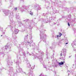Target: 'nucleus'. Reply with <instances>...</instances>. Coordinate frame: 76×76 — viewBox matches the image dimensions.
Listing matches in <instances>:
<instances>
[{
    "instance_id": "1",
    "label": "nucleus",
    "mask_w": 76,
    "mask_h": 76,
    "mask_svg": "<svg viewBox=\"0 0 76 76\" xmlns=\"http://www.w3.org/2000/svg\"><path fill=\"white\" fill-rule=\"evenodd\" d=\"M4 12L6 16L9 15V18H10L11 23L10 24V25H8V26L11 27V29L12 32L13 31V28H15L16 26V23L12 20V18H13V13H12L9 10H5Z\"/></svg>"
},
{
    "instance_id": "2",
    "label": "nucleus",
    "mask_w": 76,
    "mask_h": 76,
    "mask_svg": "<svg viewBox=\"0 0 76 76\" xmlns=\"http://www.w3.org/2000/svg\"><path fill=\"white\" fill-rule=\"evenodd\" d=\"M22 54L21 55H18L17 56V58H19L20 59L17 60H16V61H15V60H14V63L16 64H20V63H22V61L21 60V59H20V57L21 56H23L25 61H27L28 59H27V58L26 57V53H25V52H23Z\"/></svg>"
},
{
    "instance_id": "3",
    "label": "nucleus",
    "mask_w": 76,
    "mask_h": 76,
    "mask_svg": "<svg viewBox=\"0 0 76 76\" xmlns=\"http://www.w3.org/2000/svg\"><path fill=\"white\" fill-rule=\"evenodd\" d=\"M31 7H32V6L31 5H28L27 6L23 5L22 7H19L17 8H15L14 10H17L18 9H19V10L20 11V12L22 13L23 12L26 11L27 9H29V8H30Z\"/></svg>"
},
{
    "instance_id": "4",
    "label": "nucleus",
    "mask_w": 76,
    "mask_h": 76,
    "mask_svg": "<svg viewBox=\"0 0 76 76\" xmlns=\"http://www.w3.org/2000/svg\"><path fill=\"white\" fill-rule=\"evenodd\" d=\"M45 31V30L41 28V30H40V36L41 37V41H42L43 42L46 43V39H45L46 35H45V34H44Z\"/></svg>"
},
{
    "instance_id": "5",
    "label": "nucleus",
    "mask_w": 76,
    "mask_h": 76,
    "mask_svg": "<svg viewBox=\"0 0 76 76\" xmlns=\"http://www.w3.org/2000/svg\"><path fill=\"white\" fill-rule=\"evenodd\" d=\"M7 67H9V68H10V69L9 70V69H8V72H9L10 73L11 72H12L13 71V67H10V66L11 65H12V64L10 63V62L9 61V60H7Z\"/></svg>"
},
{
    "instance_id": "6",
    "label": "nucleus",
    "mask_w": 76,
    "mask_h": 76,
    "mask_svg": "<svg viewBox=\"0 0 76 76\" xmlns=\"http://www.w3.org/2000/svg\"><path fill=\"white\" fill-rule=\"evenodd\" d=\"M19 32V30L18 29H15L14 31V32H12V38L14 39L15 40L16 39V35L15 34H17Z\"/></svg>"
},
{
    "instance_id": "7",
    "label": "nucleus",
    "mask_w": 76,
    "mask_h": 76,
    "mask_svg": "<svg viewBox=\"0 0 76 76\" xmlns=\"http://www.w3.org/2000/svg\"><path fill=\"white\" fill-rule=\"evenodd\" d=\"M27 66L29 68V70H31V69H34L35 67V65L33 66L32 67H31V65L30 64V63L28 60H27L26 61Z\"/></svg>"
},
{
    "instance_id": "8",
    "label": "nucleus",
    "mask_w": 76,
    "mask_h": 76,
    "mask_svg": "<svg viewBox=\"0 0 76 76\" xmlns=\"http://www.w3.org/2000/svg\"><path fill=\"white\" fill-rule=\"evenodd\" d=\"M33 41L32 40L30 39L29 40L26 44L25 45L27 46V45H29L30 47H31V44L32 43Z\"/></svg>"
},
{
    "instance_id": "9",
    "label": "nucleus",
    "mask_w": 76,
    "mask_h": 76,
    "mask_svg": "<svg viewBox=\"0 0 76 76\" xmlns=\"http://www.w3.org/2000/svg\"><path fill=\"white\" fill-rule=\"evenodd\" d=\"M16 73H19V72H20L21 71H22V69L20 68H19V66H16Z\"/></svg>"
},
{
    "instance_id": "10",
    "label": "nucleus",
    "mask_w": 76,
    "mask_h": 76,
    "mask_svg": "<svg viewBox=\"0 0 76 76\" xmlns=\"http://www.w3.org/2000/svg\"><path fill=\"white\" fill-rule=\"evenodd\" d=\"M63 54L62 55V58L63 60H65V57L66 56V51L65 49H63Z\"/></svg>"
},
{
    "instance_id": "11",
    "label": "nucleus",
    "mask_w": 76,
    "mask_h": 76,
    "mask_svg": "<svg viewBox=\"0 0 76 76\" xmlns=\"http://www.w3.org/2000/svg\"><path fill=\"white\" fill-rule=\"evenodd\" d=\"M40 21H42V22H43L44 23H48V20H46L45 19H43V18L40 19Z\"/></svg>"
},
{
    "instance_id": "12",
    "label": "nucleus",
    "mask_w": 76,
    "mask_h": 76,
    "mask_svg": "<svg viewBox=\"0 0 76 76\" xmlns=\"http://www.w3.org/2000/svg\"><path fill=\"white\" fill-rule=\"evenodd\" d=\"M35 9H36V10H40V9H41V8L38 4L35 5Z\"/></svg>"
},
{
    "instance_id": "13",
    "label": "nucleus",
    "mask_w": 76,
    "mask_h": 76,
    "mask_svg": "<svg viewBox=\"0 0 76 76\" xmlns=\"http://www.w3.org/2000/svg\"><path fill=\"white\" fill-rule=\"evenodd\" d=\"M59 35H56L55 36V38H56L57 39H59V38H60V37H61V35H62V34H61V33H59Z\"/></svg>"
},
{
    "instance_id": "14",
    "label": "nucleus",
    "mask_w": 76,
    "mask_h": 76,
    "mask_svg": "<svg viewBox=\"0 0 76 76\" xmlns=\"http://www.w3.org/2000/svg\"><path fill=\"white\" fill-rule=\"evenodd\" d=\"M32 47H33V49L37 50V45H36L35 44V43H32Z\"/></svg>"
},
{
    "instance_id": "15",
    "label": "nucleus",
    "mask_w": 76,
    "mask_h": 76,
    "mask_svg": "<svg viewBox=\"0 0 76 76\" xmlns=\"http://www.w3.org/2000/svg\"><path fill=\"white\" fill-rule=\"evenodd\" d=\"M44 68H46V69H48V70H50V68H51V67H52V66H48L47 67V66L44 65Z\"/></svg>"
},
{
    "instance_id": "16",
    "label": "nucleus",
    "mask_w": 76,
    "mask_h": 76,
    "mask_svg": "<svg viewBox=\"0 0 76 76\" xmlns=\"http://www.w3.org/2000/svg\"><path fill=\"white\" fill-rule=\"evenodd\" d=\"M43 15L44 16H45V17H46L47 18V19H49L50 20V18L48 16V15H47V13H46V14H45V13H43Z\"/></svg>"
},
{
    "instance_id": "17",
    "label": "nucleus",
    "mask_w": 76,
    "mask_h": 76,
    "mask_svg": "<svg viewBox=\"0 0 76 76\" xmlns=\"http://www.w3.org/2000/svg\"><path fill=\"white\" fill-rule=\"evenodd\" d=\"M30 23H31V24H32V25H35V20H32L31 22H30Z\"/></svg>"
},
{
    "instance_id": "18",
    "label": "nucleus",
    "mask_w": 76,
    "mask_h": 76,
    "mask_svg": "<svg viewBox=\"0 0 76 76\" xmlns=\"http://www.w3.org/2000/svg\"><path fill=\"white\" fill-rule=\"evenodd\" d=\"M7 48H8V47H7V46L6 45L4 47H3L2 48V50H7Z\"/></svg>"
},
{
    "instance_id": "19",
    "label": "nucleus",
    "mask_w": 76,
    "mask_h": 76,
    "mask_svg": "<svg viewBox=\"0 0 76 76\" xmlns=\"http://www.w3.org/2000/svg\"><path fill=\"white\" fill-rule=\"evenodd\" d=\"M29 29L30 31V32H32V28H33V26H32V25H30V26H29Z\"/></svg>"
},
{
    "instance_id": "20",
    "label": "nucleus",
    "mask_w": 76,
    "mask_h": 76,
    "mask_svg": "<svg viewBox=\"0 0 76 76\" xmlns=\"http://www.w3.org/2000/svg\"><path fill=\"white\" fill-rule=\"evenodd\" d=\"M55 66L56 67H58V66H59V62H57Z\"/></svg>"
},
{
    "instance_id": "21",
    "label": "nucleus",
    "mask_w": 76,
    "mask_h": 76,
    "mask_svg": "<svg viewBox=\"0 0 76 76\" xmlns=\"http://www.w3.org/2000/svg\"><path fill=\"white\" fill-rule=\"evenodd\" d=\"M64 63V62H63L62 61H61L60 62H59V66H61V65H63Z\"/></svg>"
},
{
    "instance_id": "22",
    "label": "nucleus",
    "mask_w": 76,
    "mask_h": 76,
    "mask_svg": "<svg viewBox=\"0 0 76 76\" xmlns=\"http://www.w3.org/2000/svg\"><path fill=\"white\" fill-rule=\"evenodd\" d=\"M29 76H34V74L32 73V72H29Z\"/></svg>"
},
{
    "instance_id": "23",
    "label": "nucleus",
    "mask_w": 76,
    "mask_h": 76,
    "mask_svg": "<svg viewBox=\"0 0 76 76\" xmlns=\"http://www.w3.org/2000/svg\"><path fill=\"white\" fill-rule=\"evenodd\" d=\"M39 59L40 60V61L41 62V61L43 60V59H42V56H40L39 57Z\"/></svg>"
},
{
    "instance_id": "24",
    "label": "nucleus",
    "mask_w": 76,
    "mask_h": 76,
    "mask_svg": "<svg viewBox=\"0 0 76 76\" xmlns=\"http://www.w3.org/2000/svg\"><path fill=\"white\" fill-rule=\"evenodd\" d=\"M1 55L3 57H4V56H5V54L3 52H1L0 53Z\"/></svg>"
},
{
    "instance_id": "25",
    "label": "nucleus",
    "mask_w": 76,
    "mask_h": 76,
    "mask_svg": "<svg viewBox=\"0 0 76 76\" xmlns=\"http://www.w3.org/2000/svg\"><path fill=\"white\" fill-rule=\"evenodd\" d=\"M18 23L19 25H20V26H21L23 25V23L20 22H19Z\"/></svg>"
},
{
    "instance_id": "26",
    "label": "nucleus",
    "mask_w": 76,
    "mask_h": 76,
    "mask_svg": "<svg viewBox=\"0 0 76 76\" xmlns=\"http://www.w3.org/2000/svg\"><path fill=\"white\" fill-rule=\"evenodd\" d=\"M72 21L74 22H76V19L75 18H74V19L72 20Z\"/></svg>"
},
{
    "instance_id": "27",
    "label": "nucleus",
    "mask_w": 76,
    "mask_h": 76,
    "mask_svg": "<svg viewBox=\"0 0 76 76\" xmlns=\"http://www.w3.org/2000/svg\"><path fill=\"white\" fill-rule=\"evenodd\" d=\"M16 19H19V18H20V16H19V15L16 16Z\"/></svg>"
},
{
    "instance_id": "28",
    "label": "nucleus",
    "mask_w": 76,
    "mask_h": 76,
    "mask_svg": "<svg viewBox=\"0 0 76 76\" xmlns=\"http://www.w3.org/2000/svg\"><path fill=\"white\" fill-rule=\"evenodd\" d=\"M64 40L65 41H67V38L66 37L64 38Z\"/></svg>"
},
{
    "instance_id": "29",
    "label": "nucleus",
    "mask_w": 76,
    "mask_h": 76,
    "mask_svg": "<svg viewBox=\"0 0 76 76\" xmlns=\"http://www.w3.org/2000/svg\"><path fill=\"white\" fill-rule=\"evenodd\" d=\"M22 22L23 23H26V21L25 20H23L22 21Z\"/></svg>"
},
{
    "instance_id": "30",
    "label": "nucleus",
    "mask_w": 76,
    "mask_h": 76,
    "mask_svg": "<svg viewBox=\"0 0 76 76\" xmlns=\"http://www.w3.org/2000/svg\"><path fill=\"white\" fill-rule=\"evenodd\" d=\"M75 45V42H73V43L72 44V45L73 47V45Z\"/></svg>"
},
{
    "instance_id": "31",
    "label": "nucleus",
    "mask_w": 76,
    "mask_h": 76,
    "mask_svg": "<svg viewBox=\"0 0 76 76\" xmlns=\"http://www.w3.org/2000/svg\"><path fill=\"white\" fill-rule=\"evenodd\" d=\"M36 58H38L37 57V56L36 55L34 56V59H36Z\"/></svg>"
},
{
    "instance_id": "32",
    "label": "nucleus",
    "mask_w": 76,
    "mask_h": 76,
    "mask_svg": "<svg viewBox=\"0 0 76 76\" xmlns=\"http://www.w3.org/2000/svg\"><path fill=\"white\" fill-rule=\"evenodd\" d=\"M22 73H23V74H24V75H26V72H23V71H22Z\"/></svg>"
},
{
    "instance_id": "33",
    "label": "nucleus",
    "mask_w": 76,
    "mask_h": 76,
    "mask_svg": "<svg viewBox=\"0 0 76 76\" xmlns=\"http://www.w3.org/2000/svg\"><path fill=\"white\" fill-rule=\"evenodd\" d=\"M30 15H33V12L32 11H30Z\"/></svg>"
},
{
    "instance_id": "34",
    "label": "nucleus",
    "mask_w": 76,
    "mask_h": 76,
    "mask_svg": "<svg viewBox=\"0 0 76 76\" xmlns=\"http://www.w3.org/2000/svg\"><path fill=\"white\" fill-rule=\"evenodd\" d=\"M25 21H26V22H28L29 21V19H26L25 20Z\"/></svg>"
},
{
    "instance_id": "35",
    "label": "nucleus",
    "mask_w": 76,
    "mask_h": 76,
    "mask_svg": "<svg viewBox=\"0 0 76 76\" xmlns=\"http://www.w3.org/2000/svg\"><path fill=\"white\" fill-rule=\"evenodd\" d=\"M8 41H11L12 39H11L10 38V37H9V38H8Z\"/></svg>"
},
{
    "instance_id": "36",
    "label": "nucleus",
    "mask_w": 76,
    "mask_h": 76,
    "mask_svg": "<svg viewBox=\"0 0 76 76\" xmlns=\"http://www.w3.org/2000/svg\"><path fill=\"white\" fill-rule=\"evenodd\" d=\"M30 39H31V40L32 39V35L31 34V36L30 37Z\"/></svg>"
},
{
    "instance_id": "37",
    "label": "nucleus",
    "mask_w": 76,
    "mask_h": 76,
    "mask_svg": "<svg viewBox=\"0 0 76 76\" xmlns=\"http://www.w3.org/2000/svg\"><path fill=\"white\" fill-rule=\"evenodd\" d=\"M29 56H31L34 55V53H32V54H31L30 53H29Z\"/></svg>"
},
{
    "instance_id": "38",
    "label": "nucleus",
    "mask_w": 76,
    "mask_h": 76,
    "mask_svg": "<svg viewBox=\"0 0 76 76\" xmlns=\"http://www.w3.org/2000/svg\"><path fill=\"white\" fill-rule=\"evenodd\" d=\"M54 73L55 74V76H56V72H54Z\"/></svg>"
},
{
    "instance_id": "39",
    "label": "nucleus",
    "mask_w": 76,
    "mask_h": 76,
    "mask_svg": "<svg viewBox=\"0 0 76 76\" xmlns=\"http://www.w3.org/2000/svg\"><path fill=\"white\" fill-rule=\"evenodd\" d=\"M0 30L1 31H3V28L2 27L1 28Z\"/></svg>"
},
{
    "instance_id": "40",
    "label": "nucleus",
    "mask_w": 76,
    "mask_h": 76,
    "mask_svg": "<svg viewBox=\"0 0 76 76\" xmlns=\"http://www.w3.org/2000/svg\"><path fill=\"white\" fill-rule=\"evenodd\" d=\"M71 16H72V15H68V17H69V18H70V17H71Z\"/></svg>"
},
{
    "instance_id": "41",
    "label": "nucleus",
    "mask_w": 76,
    "mask_h": 76,
    "mask_svg": "<svg viewBox=\"0 0 76 76\" xmlns=\"http://www.w3.org/2000/svg\"><path fill=\"white\" fill-rule=\"evenodd\" d=\"M45 2H46V3H48V1L47 0H45Z\"/></svg>"
},
{
    "instance_id": "42",
    "label": "nucleus",
    "mask_w": 76,
    "mask_h": 76,
    "mask_svg": "<svg viewBox=\"0 0 76 76\" xmlns=\"http://www.w3.org/2000/svg\"><path fill=\"white\" fill-rule=\"evenodd\" d=\"M65 67L66 68V69L68 68V66H65Z\"/></svg>"
},
{
    "instance_id": "43",
    "label": "nucleus",
    "mask_w": 76,
    "mask_h": 76,
    "mask_svg": "<svg viewBox=\"0 0 76 76\" xmlns=\"http://www.w3.org/2000/svg\"><path fill=\"white\" fill-rule=\"evenodd\" d=\"M16 75V73H15L13 74V76H15V75Z\"/></svg>"
},
{
    "instance_id": "44",
    "label": "nucleus",
    "mask_w": 76,
    "mask_h": 76,
    "mask_svg": "<svg viewBox=\"0 0 76 76\" xmlns=\"http://www.w3.org/2000/svg\"><path fill=\"white\" fill-rule=\"evenodd\" d=\"M9 76H11V73H10L9 74Z\"/></svg>"
},
{
    "instance_id": "45",
    "label": "nucleus",
    "mask_w": 76,
    "mask_h": 76,
    "mask_svg": "<svg viewBox=\"0 0 76 76\" xmlns=\"http://www.w3.org/2000/svg\"><path fill=\"white\" fill-rule=\"evenodd\" d=\"M68 25L69 26H70V24H69V23H68Z\"/></svg>"
},
{
    "instance_id": "46",
    "label": "nucleus",
    "mask_w": 76,
    "mask_h": 76,
    "mask_svg": "<svg viewBox=\"0 0 76 76\" xmlns=\"http://www.w3.org/2000/svg\"><path fill=\"white\" fill-rule=\"evenodd\" d=\"M76 61H75V67H76Z\"/></svg>"
},
{
    "instance_id": "47",
    "label": "nucleus",
    "mask_w": 76,
    "mask_h": 76,
    "mask_svg": "<svg viewBox=\"0 0 76 76\" xmlns=\"http://www.w3.org/2000/svg\"><path fill=\"white\" fill-rule=\"evenodd\" d=\"M21 44H23H23H24V42H23V43H21Z\"/></svg>"
},
{
    "instance_id": "48",
    "label": "nucleus",
    "mask_w": 76,
    "mask_h": 76,
    "mask_svg": "<svg viewBox=\"0 0 76 76\" xmlns=\"http://www.w3.org/2000/svg\"><path fill=\"white\" fill-rule=\"evenodd\" d=\"M72 66H73V67H74V66H75V64H72Z\"/></svg>"
},
{
    "instance_id": "49",
    "label": "nucleus",
    "mask_w": 76,
    "mask_h": 76,
    "mask_svg": "<svg viewBox=\"0 0 76 76\" xmlns=\"http://www.w3.org/2000/svg\"><path fill=\"white\" fill-rule=\"evenodd\" d=\"M3 34L4 35V34H5V32H4L3 33Z\"/></svg>"
},
{
    "instance_id": "50",
    "label": "nucleus",
    "mask_w": 76,
    "mask_h": 76,
    "mask_svg": "<svg viewBox=\"0 0 76 76\" xmlns=\"http://www.w3.org/2000/svg\"><path fill=\"white\" fill-rule=\"evenodd\" d=\"M27 54H29V52L27 51Z\"/></svg>"
},
{
    "instance_id": "51",
    "label": "nucleus",
    "mask_w": 76,
    "mask_h": 76,
    "mask_svg": "<svg viewBox=\"0 0 76 76\" xmlns=\"http://www.w3.org/2000/svg\"><path fill=\"white\" fill-rule=\"evenodd\" d=\"M60 56H62V53H61V54H60Z\"/></svg>"
},
{
    "instance_id": "52",
    "label": "nucleus",
    "mask_w": 76,
    "mask_h": 76,
    "mask_svg": "<svg viewBox=\"0 0 76 76\" xmlns=\"http://www.w3.org/2000/svg\"><path fill=\"white\" fill-rule=\"evenodd\" d=\"M11 6H10V7H12V4H11Z\"/></svg>"
},
{
    "instance_id": "53",
    "label": "nucleus",
    "mask_w": 76,
    "mask_h": 76,
    "mask_svg": "<svg viewBox=\"0 0 76 76\" xmlns=\"http://www.w3.org/2000/svg\"><path fill=\"white\" fill-rule=\"evenodd\" d=\"M75 59H76V55H75Z\"/></svg>"
},
{
    "instance_id": "54",
    "label": "nucleus",
    "mask_w": 76,
    "mask_h": 76,
    "mask_svg": "<svg viewBox=\"0 0 76 76\" xmlns=\"http://www.w3.org/2000/svg\"><path fill=\"white\" fill-rule=\"evenodd\" d=\"M25 30H23V31H25Z\"/></svg>"
},
{
    "instance_id": "55",
    "label": "nucleus",
    "mask_w": 76,
    "mask_h": 76,
    "mask_svg": "<svg viewBox=\"0 0 76 76\" xmlns=\"http://www.w3.org/2000/svg\"><path fill=\"white\" fill-rule=\"evenodd\" d=\"M70 57H71V56H69V58H70Z\"/></svg>"
},
{
    "instance_id": "56",
    "label": "nucleus",
    "mask_w": 76,
    "mask_h": 76,
    "mask_svg": "<svg viewBox=\"0 0 76 76\" xmlns=\"http://www.w3.org/2000/svg\"><path fill=\"white\" fill-rule=\"evenodd\" d=\"M68 44V43H66V44Z\"/></svg>"
},
{
    "instance_id": "57",
    "label": "nucleus",
    "mask_w": 76,
    "mask_h": 76,
    "mask_svg": "<svg viewBox=\"0 0 76 76\" xmlns=\"http://www.w3.org/2000/svg\"><path fill=\"white\" fill-rule=\"evenodd\" d=\"M9 58H10V57H8V59H9Z\"/></svg>"
},
{
    "instance_id": "58",
    "label": "nucleus",
    "mask_w": 76,
    "mask_h": 76,
    "mask_svg": "<svg viewBox=\"0 0 76 76\" xmlns=\"http://www.w3.org/2000/svg\"><path fill=\"white\" fill-rule=\"evenodd\" d=\"M50 63V62H48V63Z\"/></svg>"
},
{
    "instance_id": "59",
    "label": "nucleus",
    "mask_w": 76,
    "mask_h": 76,
    "mask_svg": "<svg viewBox=\"0 0 76 76\" xmlns=\"http://www.w3.org/2000/svg\"><path fill=\"white\" fill-rule=\"evenodd\" d=\"M1 37H2V36H3V35H1Z\"/></svg>"
},
{
    "instance_id": "60",
    "label": "nucleus",
    "mask_w": 76,
    "mask_h": 76,
    "mask_svg": "<svg viewBox=\"0 0 76 76\" xmlns=\"http://www.w3.org/2000/svg\"><path fill=\"white\" fill-rule=\"evenodd\" d=\"M7 27L6 28H5V29H7Z\"/></svg>"
},
{
    "instance_id": "61",
    "label": "nucleus",
    "mask_w": 76,
    "mask_h": 76,
    "mask_svg": "<svg viewBox=\"0 0 76 76\" xmlns=\"http://www.w3.org/2000/svg\"><path fill=\"white\" fill-rule=\"evenodd\" d=\"M75 41H76V39H75Z\"/></svg>"
},
{
    "instance_id": "62",
    "label": "nucleus",
    "mask_w": 76,
    "mask_h": 76,
    "mask_svg": "<svg viewBox=\"0 0 76 76\" xmlns=\"http://www.w3.org/2000/svg\"><path fill=\"white\" fill-rule=\"evenodd\" d=\"M68 76H69V74H68Z\"/></svg>"
},
{
    "instance_id": "63",
    "label": "nucleus",
    "mask_w": 76,
    "mask_h": 76,
    "mask_svg": "<svg viewBox=\"0 0 76 76\" xmlns=\"http://www.w3.org/2000/svg\"><path fill=\"white\" fill-rule=\"evenodd\" d=\"M5 31L6 32V30H5Z\"/></svg>"
},
{
    "instance_id": "64",
    "label": "nucleus",
    "mask_w": 76,
    "mask_h": 76,
    "mask_svg": "<svg viewBox=\"0 0 76 76\" xmlns=\"http://www.w3.org/2000/svg\"><path fill=\"white\" fill-rule=\"evenodd\" d=\"M41 28H42V26H41Z\"/></svg>"
}]
</instances>
